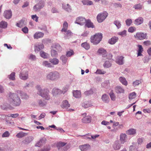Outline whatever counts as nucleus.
Here are the masks:
<instances>
[{"instance_id":"1","label":"nucleus","mask_w":151,"mask_h":151,"mask_svg":"<svg viewBox=\"0 0 151 151\" xmlns=\"http://www.w3.org/2000/svg\"><path fill=\"white\" fill-rule=\"evenodd\" d=\"M8 101L10 104L15 106H19L21 103V100L17 93H10Z\"/></svg>"},{"instance_id":"2","label":"nucleus","mask_w":151,"mask_h":151,"mask_svg":"<svg viewBox=\"0 0 151 151\" xmlns=\"http://www.w3.org/2000/svg\"><path fill=\"white\" fill-rule=\"evenodd\" d=\"M37 90V93L42 98L47 100H49L50 96L49 94V91L47 89H42L40 85H38L36 87Z\"/></svg>"},{"instance_id":"3","label":"nucleus","mask_w":151,"mask_h":151,"mask_svg":"<svg viewBox=\"0 0 151 151\" xmlns=\"http://www.w3.org/2000/svg\"><path fill=\"white\" fill-rule=\"evenodd\" d=\"M46 78L48 80L53 81H57L60 78V75L57 71L51 72L47 74Z\"/></svg>"},{"instance_id":"4","label":"nucleus","mask_w":151,"mask_h":151,"mask_svg":"<svg viewBox=\"0 0 151 151\" xmlns=\"http://www.w3.org/2000/svg\"><path fill=\"white\" fill-rule=\"evenodd\" d=\"M102 35L101 33H96L94 36L91 37V41L93 44H97L101 40Z\"/></svg>"},{"instance_id":"5","label":"nucleus","mask_w":151,"mask_h":151,"mask_svg":"<svg viewBox=\"0 0 151 151\" xmlns=\"http://www.w3.org/2000/svg\"><path fill=\"white\" fill-rule=\"evenodd\" d=\"M37 3L33 7V10L35 12L40 11L43 8L45 5V3L44 1L42 0H35Z\"/></svg>"},{"instance_id":"6","label":"nucleus","mask_w":151,"mask_h":151,"mask_svg":"<svg viewBox=\"0 0 151 151\" xmlns=\"http://www.w3.org/2000/svg\"><path fill=\"white\" fill-rule=\"evenodd\" d=\"M108 15V14L106 12L100 13L98 14L97 17L98 22L99 23L102 22L105 19Z\"/></svg>"},{"instance_id":"7","label":"nucleus","mask_w":151,"mask_h":151,"mask_svg":"<svg viewBox=\"0 0 151 151\" xmlns=\"http://www.w3.org/2000/svg\"><path fill=\"white\" fill-rule=\"evenodd\" d=\"M20 78L22 80H25L28 78V72L24 70H22L19 75Z\"/></svg>"},{"instance_id":"8","label":"nucleus","mask_w":151,"mask_h":151,"mask_svg":"<svg viewBox=\"0 0 151 151\" xmlns=\"http://www.w3.org/2000/svg\"><path fill=\"white\" fill-rule=\"evenodd\" d=\"M86 22V19L85 18L82 17H78L76 19L75 23L83 25L85 24Z\"/></svg>"},{"instance_id":"9","label":"nucleus","mask_w":151,"mask_h":151,"mask_svg":"<svg viewBox=\"0 0 151 151\" xmlns=\"http://www.w3.org/2000/svg\"><path fill=\"white\" fill-rule=\"evenodd\" d=\"M146 36V33L140 32L137 33L136 35H134V36L137 39L141 40L145 39Z\"/></svg>"},{"instance_id":"10","label":"nucleus","mask_w":151,"mask_h":151,"mask_svg":"<svg viewBox=\"0 0 151 151\" xmlns=\"http://www.w3.org/2000/svg\"><path fill=\"white\" fill-rule=\"evenodd\" d=\"M70 106V104L68 103V101L67 100H65L62 102V104L61 106V107L65 109L68 111H74V110L73 109H69L68 108Z\"/></svg>"},{"instance_id":"11","label":"nucleus","mask_w":151,"mask_h":151,"mask_svg":"<svg viewBox=\"0 0 151 151\" xmlns=\"http://www.w3.org/2000/svg\"><path fill=\"white\" fill-rule=\"evenodd\" d=\"M127 136L125 133H121L119 136V140L121 144H124L127 141Z\"/></svg>"},{"instance_id":"12","label":"nucleus","mask_w":151,"mask_h":151,"mask_svg":"<svg viewBox=\"0 0 151 151\" xmlns=\"http://www.w3.org/2000/svg\"><path fill=\"white\" fill-rule=\"evenodd\" d=\"M12 12L10 10H5L3 13V16L4 17L7 19H10L12 17Z\"/></svg>"},{"instance_id":"13","label":"nucleus","mask_w":151,"mask_h":151,"mask_svg":"<svg viewBox=\"0 0 151 151\" xmlns=\"http://www.w3.org/2000/svg\"><path fill=\"white\" fill-rule=\"evenodd\" d=\"M62 8L65 11L68 12H71L72 8L71 6L68 4L63 3L62 4Z\"/></svg>"},{"instance_id":"14","label":"nucleus","mask_w":151,"mask_h":151,"mask_svg":"<svg viewBox=\"0 0 151 151\" xmlns=\"http://www.w3.org/2000/svg\"><path fill=\"white\" fill-rule=\"evenodd\" d=\"M112 147L115 150H119L120 148L121 145L119 141L116 140L114 142Z\"/></svg>"},{"instance_id":"15","label":"nucleus","mask_w":151,"mask_h":151,"mask_svg":"<svg viewBox=\"0 0 151 151\" xmlns=\"http://www.w3.org/2000/svg\"><path fill=\"white\" fill-rule=\"evenodd\" d=\"M46 138L43 137L41 138L40 140L36 144L35 146L40 147L43 144L45 143L46 141Z\"/></svg>"},{"instance_id":"16","label":"nucleus","mask_w":151,"mask_h":151,"mask_svg":"<svg viewBox=\"0 0 151 151\" xmlns=\"http://www.w3.org/2000/svg\"><path fill=\"white\" fill-rule=\"evenodd\" d=\"M124 57L122 56H118L116 58V62L119 65H122L123 64Z\"/></svg>"},{"instance_id":"17","label":"nucleus","mask_w":151,"mask_h":151,"mask_svg":"<svg viewBox=\"0 0 151 151\" xmlns=\"http://www.w3.org/2000/svg\"><path fill=\"white\" fill-rule=\"evenodd\" d=\"M33 139L34 138L33 137L28 136L26 137L25 139L23 141V142L26 144H28L33 141Z\"/></svg>"},{"instance_id":"18","label":"nucleus","mask_w":151,"mask_h":151,"mask_svg":"<svg viewBox=\"0 0 151 151\" xmlns=\"http://www.w3.org/2000/svg\"><path fill=\"white\" fill-rule=\"evenodd\" d=\"M116 92L117 93H123L124 92V89L120 86H117L115 88Z\"/></svg>"},{"instance_id":"19","label":"nucleus","mask_w":151,"mask_h":151,"mask_svg":"<svg viewBox=\"0 0 151 151\" xmlns=\"http://www.w3.org/2000/svg\"><path fill=\"white\" fill-rule=\"evenodd\" d=\"M91 117L88 116L83 118L82 120V122L85 123H89L91 122Z\"/></svg>"},{"instance_id":"20","label":"nucleus","mask_w":151,"mask_h":151,"mask_svg":"<svg viewBox=\"0 0 151 151\" xmlns=\"http://www.w3.org/2000/svg\"><path fill=\"white\" fill-rule=\"evenodd\" d=\"M44 35V33L41 32H36L34 35V39H38L42 37Z\"/></svg>"},{"instance_id":"21","label":"nucleus","mask_w":151,"mask_h":151,"mask_svg":"<svg viewBox=\"0 0 151 151\" xmlns=\"http://www.w3.org/2000/svg\"><path fill=\"white\" fill-rule=\"evenodd\" d=\"M98 52L102 55L103 57H105L106 55V50L102 48L99 49L98 51Z\"/></svg>"},{"instance_id":"22","label":"nucleus","mask_w":151,"mask_h":151,"mask_svg":"<svg viewBox=\"0 0 151 151\" xmlns=\"http://www.w3.org/2000/svg\"><path fill=\"white\" fill-rule=\"evenodd\" d=\"M64 34V38L65 39H69L72 35L73 33L70 30H66Z\"/></svg>"},{"instance_id":"23","label":"nucleus","mask_w":151,"mask_h":151,"mask_svg":"<svg viewBox=\"0 0 151 151\" xmlns=\"http://www.w3.org/2000/svg\"><path fill=\"white\" fill-rule=\"evenodd\" d=\"M118 40V38L115 37H113L109 40L108 42L110 44L113 45L115 44Z\"/></svg>"},{"instance_id":"24","label":"nucleus","mask_w":151,"mask_h":151,"mask_svg":"<svg viewBox=\"0 0 151 151\" xmlns=\"http://www.w3.org/2000/svg\"><path fill=\"white\" fill-rule=\"evenodd\" d=\"M73 95L76 98H79L81 97V93L80 91L76 90L73 92Z\"/></svg>"},{"instance_id":"25","label":"nucleus","mask_w":151,"mask_h":151,"mask_svg":"<svg viewBox=\"0 0 151 151\" xmlns=\"http://www.w3.org/2000/svg\"><path fill=\"white\" fill-rule=\"evenodd\" d=\"M85 24V26L88 28H93L94 27L93 23L91 22L90 20H86V22Z\"/></svg>"},{"instance_id":"26","label":"nucleus","mask_w":151,"mask_h":151,"mask_svg":"<svg viewBox=\"0 0 151 151\" xmlns=\"http://www.w3.org/2000/svg\"><path fill=\"white\" fill-rule=\"evenodd\" d=\"M6 124L9 126H11L14 125V122L11 120L10 118L7 116L6 119Z\"/></svg>"},{"instance_id":"27","label":"nucleus","mask_w":151,"mask_h":151,"mask_svg":"<svg viewBox=\"0 0 151 151\" xmlns=\"http://www.w3.org/2000/svg\"><path fill=\"white\" fill-rule=\"evenodd\" d=\"M136 133V130L134 129H129L126 132V134L129 135H134Z\"/></svg>"},{"instance_id":"28","label":"nucleus","mask_w":151,"mask_h":151,"mask_svg":"<svg viewBox=\"0 0 151 151\" xmlns=\"http://www.w3.org/2000/svg\"><path fill=\"white\" fill-rule=\"evenodd\" d=\"M17 93L20 96H21L23 98L27 99L28 98V96L27 94L24 93L22 91L20 90H18Z\"/></svg>"},{"instance_id":"29","label":"nucleus","mask_w":151,"mask_h":151,"mask_svg":"<svg viewBox=\"0 0 151 151\" xmlns=\"http://www.w3.org/2000/svg\"><path fill=\"white\" fill-rule=\"evenodd\" d=\"M143 18L140 17L135 20L134 24L137 25H140L143 23Z\"/></svg>"},{"instance_id":"30","label":"nucleus","mask_w":151,"mask_h":151,"mask_svg":"<svg viewBox=\"0 0 151 151\" xmlns=\"http://www.w3.org/2000/svg\"><path fill=\"white\" fill-rule=\"evenodd\" d=\"M43 66L47 68H52L53 66L52 64L47 61H44L42 63Z\"/></svg>"},{"instance_id":"31","label":"nucleus","mask_w":151,"mask_h":151,"mask_svg":"<svg viewBox=\"0 0 151 151\" xmlns=\"http://www.w3.org/2000/svg\"><path fill=\"white\" fill-rule=\"evenodd\" d=\"M102 101L104 102L108 103L109 101V96L105 94L103 95L101 97Z\"/></svg>"},{"instance_id":"32","label":"nucleus","mask_w":151,"mask_h":151,"mask_svg":"<svg viewBox=\"0 0 151 151\" xmlns=\"http://www.w3.org/2000/svg\"><path fill=\"white\" fill-rule=\"evenodd\" d=\"M90 147L88 144H85L79 146V148L82 151H85L88 150Z\"/></svg>"},{"instance_id":"33","label":"nucleus","mask_w":151,"mask_h":151,"mask_svg":"<svg viewBox=\"0 0 151 151\" xmlns=\"http://www.w3.org/2000/svg\"><path fill=\"white\" fill-rule=\"evenodd\" d=\"M40 55L42 58L44 59L47 58H48L49 55L48 54L45 52L43 51H40Z\"/></svg>"},{"instance_id":"34","label":"nucleus","mask_w":151,"mask_h":151,"mask_svg":"<svg viewBox=\"0 0 151 151\" xmlns=\"http://www.w3.org/2000/svg\"><path fill=\"white\" fill-rule=\"evenodd\" d=\"M44 48L43 44H40L36 45L35 47V51H39L40 50L43 49Z\"/></svg>"},{"instance_id":"35","label":"nucleus","mask_w":151,"mask_h":151,"mask_svg":"<svg viewBox=\"0 0 151 151\" xmlns=\"http://www.w3.org/2000/svg\"><path fill=\"white\" fill-rule=\"evenodd\" d=\"M82 2L84 5H91L93 4V2L90 0H83Z\"/></svg>"},{"instance_id":"36","label":"nucleus","mask_w":151,"mask_h":151,"mask_svg":"<svg viewBox=\"0 0 151 151\" xmlns=\"http://www.w3.org/2000/svg\"><path fill=\"white\" fill-rule=\"evenodd\" d=\"M52 93L54 95H55L61 93L62 91L58 88H54L52 89Z\"/></svg>"},{"instance_id":"37","label":"nucleus","mask_w":151,"mask_h":151,"mask_svg":"<svg viewBox=\"0 0 151 151\" xmlns=\"http://www.w3.org/2000/svg\"><path fill=\"white\" fill-rule=\"evenodd\" d=\"M49 60L50 62L54 65H57L59 63L58 60L56 58L50 59Z\"/></svg>"},{"instance_id":"38","label":"nucleus","mask_w":151,"mask_h":151,"mask_svg":"<svg viewBox=\"0 0 151 151\" xmlns=\"http://www.w3.org/2000/svg\"><path fill=\"white\" fill-rule=\"evenodd\" d=\"M133 145H131L129 147V151H137V147H136V145L137 144L136 143H133Z\"/></svg>"},{"instance_id":"39","label":"nucleus","mask_w":151,"mask_h":151,"mask_svg":"<svg viewBox=\"0 0 151 151\" xmlns=\"http://www.w3.org/2000/svg\"><path fill=\"white\" fill-rule=\"evenodd\" d=\"M138 50L137 51V57L139 56H142V52L143 51V49L142 47V46L141 45H139L138 46Z\"/></svg>"},{"instance_id":"40","label":"nucleus","mask_w":151,"mask_h":151,"mask_svg":"<svg viewBox=\"0 0 151 151\" xmlns=\"http://www.w3.org/2000/svg\"><path fill=\"white\" fill-rule=\"evenodd\" d=\"M7 22L4 21H2L0 22V28L5 29L7 27Z\"/></svg>"},{"instance_id":"41","label":"nucleus","mask_w":151,"mask_h":151,"mask_svg":"<svg viewBox=\"0 0 151 151\" xmlns=\"http://www.w3.org/2000/svg\"><path fill=\"white\" fill-rule=\"evenodd\" d=\"M119 80L120 82L123 85L127 86V82L126 79L123 77H121L119 78Z\"/></svg>"},{"instance_id":"42","label":"nucleus","mask_w":151,"mask_h":151,"mask_svg":"<svg viewBox=\"0 0 151 151\" xmlns=\"http://www.w3.org/2000/svg\"><path fill=\"white\" fill-rule=\"evenodd\" d=\"M66 144V143L65 142H59L57 145V147L58 149L59 150H61V149H62V148L65 146Z\"/></svg>"},{"instance_id":"43","label":"nucleus","mask_w":151,"mask_h":151,"mask_svg":"<svg viewBox=\"0 0 151 151\" xmlns=\"http://www.w3.org/2000/svg\"><path fill=\"white\" fill-rule=\"evenodd\" d=\"M68 24L66 22H65L63 24V28L61 30L62 32H66L68 28Z\"/></svg>"},{"instance_id":"44","label":"nucleus","mask_w":151,"mask_h":151,"mask_svg":"<svg viewBox=\"0 0 151 151\" xmlns=\"http://www.w3.org/2000/svg\"><path fill=\"white\" fill-rule=\"evenodd\" d=\"M25 25L24 23V20L22 19L21 20L19 23L16 24V26L19 27H21Z\"/></svg>"},{"instance_id":"45","label":"nucleus","mask_w":151,"mask_h":151,"mask_svg":"<svg viewBox=\"0 0 151 151\" xmlns=\"http://www.w3.org/2000/svg\"><path fill=\"white\" fill-rule=\"evenodd\" d=\"M38 104L40 106H44L46 105L47 103L44 101L40 99L38 101Z\"/></svg>"},{"instance_id":"46","label":"nucleus","mask_w":151,"mask_h":151,"mask_svg":"<svg viewBox=\"0 0 151 151\" xmlns=\"http://www.w3.org/2000/svg\"><path fill=\"white\" fill-rule=\"evenodd\" d=\"M81 46L82 47L87 50L89 49L90 47L89 44L86 42L82 43L81 45Z\"/></svg>"},{"instance_id":"47","label":"nucleus","mask_w":151,"mask_h":151,"mask_svg":"<svg viewBox=\"0 0 151 151\" xmlns=\"http://www.w3.org/2000/svg\"><path fill=\"white\" fill-rule=\"evenodd\" d=\"M27 133L20 132L17 134L16 136L17 138H22L27 135Z\"/></svg>"},{"instance_id":"48","label":"nucleus","mask_w":151,"mask_h":151,"mask_svg":"<svg viewBox=\"0 0 151 151\" xmlns=\"http://www.w3.org/2000/svg\"><path fill=\"white\" fill-rule=\"evenodd\" d=\"M114 24L116 26L118 29L120 28L121 26V22L119 20H117L114 21Z\"/></svg>"},{"instance_id":"49","label":"nucleus","mask_w":151,"mask_h":151,"mask_svg":"<svg viewBox=\"0 0 151 151\" xmlns=\"http://www.w3.org/2000/svg\"><path fill=\"white\" fill-rule=\"evenodd\" d=\"M15 73L12 72L9 76L8 77L10 80L14 81L15 79Z\"/></svg>"},{"instance_id":"50","label":"nucleus","mask_w":151,"mask_h":151,"mask_svg":"<svg viewBox=\"0 0 151 151\" xmlns=\"http://www.w3.org/2000/svg\"><path fill=\"white\" fill-rule=\"evenodd\" d=\"M67 58L65 55H63L61 56L60 59L62 61L63 63L64 64H65L67 61Z\"/></svg>"},{"instance_id":"51","label":"nucleus","mask_w":151,"mask_h":151,"mask_svg":"<svg viewBox=\"0 0 151 151\" xmlns=\"http://www.w3.org/2000/svg\"><path fill=\"white\" fill-rule=\"evenodd\" d=\"M111 64L109 61H106L103 65V66L104 67L108 68L110 67L111 66Z\"/></svg>"},{"instance_id":"52","label":"nucleus","mask_w":151,"mask_h":151,"mask_svg":"<svg viewBox=\"0 0 151 151\" xmlns=\"http://www.w3.org/2000/svg\"><path fill=\"white\" fill-rule=\"evenodd\" d=\"M51 55L52 57H56L58 55L57 51L54 49H52L51 51Z\"/></svg>"},{"instance_id":"53","label":"nucleus","mask_w":151,"mask_h":151,"mask_svg":"<svg viewBox=\"0 0 151 151\" xmlns=\"http://www.w3.org/2000/svg\"><path fill=\"white\" fill-rule=\"evenodd\" d=\"M136 93L134 92H133L129 94V99H133L135 98L136 97Z\"/></svg>"},{"instance_id":"54","label":"nucleus","mask_w":151,"mask_h":151,"mask_svg":"<svg viewBox=\"0 0 151 151\" xmlns=\"http://www.w3.org/2000/svg\"><path fill=\"white\" fill-rule=\"evenodd\" d=\"M135 9L140 10L142 8V6L140 4L135 5L133 7Z\"/></svg>"},{"instance_id":"55","label":"nucleus","mask_w":151,"mask_h":151,"mask_svg":"<svg viewBox=\"0 0 151 151\" xmlns=\"http://www.w3.org/2000/svg\"><path fill=\"white\" fill-rule=\"evenodd\" d=\"M132 20L130 19H127L125 21L126 24L127 26H129L132 23Z\"/></svg>"},{"instance_id":"56","label":"nucleus","mask_w":151,"mask_h":151,"mask_svg":"<svg viewBox=\"0 0 151 151\" xmlns=\"http://www.w3.org/2000/svg\"><path fill=\"white\" fill-rule=\"evenodd\" d=\"M127 31L124 30L123 31L119 32L118 33V34L119 35H121L122 37H124L126 35Z\"/></svg>"},{"instance_id":"57","label":"nucleus","mask_w":151,"mask_h":151,"mask_svg":"<svg viewBox=\"0 0 151 151\" xmlns=\"http://www.w3.org/2000/svg\"><path fill=\"white\" fill-rule=\"evenodd\" d=\"M19 115V114L17 113L15 114H9L7 115V116L9 118H10V117H12L13 118H15L17 117Z\"/></svg>"},{"instance_id":"58","label":"nucleus","mask_w":151,"mask_h":151,"mask_svg":"<svg viewBox=\"0 0 151 151\" xmlns=\"http://www.w3.org/2000/svg\"><path fill=\"white\" fill-rule=\"evenodd\" d=\"M106 73V72L103 70H97L96 72L95 73L98 74H104Z\"/></svg>"},{"instance_id":"59","label":"nucleus","mask_w":151,"mask_h":151,"mask_svg":"<svg viewBox=\"0 0 151 151\" xmlns=\"http://www.w3.org/2000/svg\"><path fill=\"white\" fill-rule=\"evenodd\" d=\"M136 30V28L134 27H131L128 29V31L129 32L132 33Z\"/></svg>"},{"instance_id":"60","label":"nucleus","mask_w":151,"mask_h":151,"mask_svg":"<svg viewBox=\"0 0 151 151\" xmlns=\"http://www.w3.org/2000/svg\"><path fill=\"white\" fill-rule=\"evenodd\" d=\"M52 47L53 49L55 48L57 50H58L60 49V47L59 44H55L53 45L52 46Z\"/></svg>"},{"instance_id":"61","label":"nucleus","mask_w":151,"mask_h":151,"mask_svg":"<svg viewBox=\"0 0 151 151\" xmlns=\"http://www.w3.org/2000/svg\"><path fill=\"white\" fill-rule=\"evenodd\" d=\"M109 94L111 100L113 101H115L116 96L115 94L112 92H111Z\"/></svg>"},{"instance_id":"62","label":"nucleus","mask_w":151,"mask_h":151,"mask_svg":"<svg viewBox=\"0 0 151 151\" xmlns=\"http://www.w3.org/2000/svg\"><path fill=\"white\" fill-rule=\"evenodd\" d=\"M74 54V52L73 50L67 51L66 53V56L68 57H70Z\"/></svg>"},{"instance_id":"63","label":"nucleus","mask_w":151,"mask_h":151,"mask_svg":"<svg viewBox=\"0 0 151 151\" xmlns=\"http://www.w3.org/2000/svg\"><path fill=\"white\" fill-rule=\"evenodd\" d=\"M91 106V105L87 102H86L82 104V106L85 108H86Z\"/></svg>"},{"instance_id":"64","label":"nucleus","mask_w":151,"mask_h":151,"mask_svg":"<svg viewBox=\"0 0 151 151\" xmlns=\"http://www.w3.org/2000/svg\"><path fill=\"white\" fill-rule=\"evenodd\" d=\"M29 58L32 60H35L36 59L35 56L32 54L30 55Z\"/></svg>"}]
</instances>
